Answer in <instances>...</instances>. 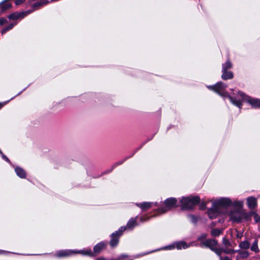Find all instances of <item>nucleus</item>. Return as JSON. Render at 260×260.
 <instances>
[{
	"mask_svg": "<svg viewBox=\"0 0 260 260\" xmlns=\"http://www.w3.org/2000/svg\"><path fill=\"white\" fill-rule=\"evenodd\" d=\"M226 87V85L221 82L216 83L213 86H209L208 87L209 89L214 91L221 96H228L230 100L231 103L239 108H241L242 102L243 101L248 102L254 107H260V100L252 99L240 91L238 92L237 96L234 97L230 96L228 93L225 91V89Z\"/></svg>",
	"mask_w": 260,
	"mask_h": 260,
	"instance_id": "1",
	"label": "nucleus"
},
{
	"mask_svg": "<svg viewBox=\"0 0 260 260\" xmlns=\"http://www.w3.org/2000/svg\"><path fill=\"white\" fill-rule=\"evenodd\" d=\"M200 198L198 196L193 197H183L180 200L183 209H191L200 202Z\"/></svg>",
	"mask_w": 260,
	"mask_h": 260,
	"instance_id": "2",
	"label": "nucleus"
},
{
	"mask_svg": "<svg viewBox=\"0 0 260 260\" xmlns=\"http://www.w3.org/2000/svg\"><path fill=\"white\" fill-rule=\"evenodd\" d=\"M230 219L234 222H240L243 219L248 220L251 217V213L244 211H235L231 213Z\"/></svg>",
	"mask_w": 260,
	"mask_h": 260,
	"instance_id": "3",
	"label": "nucleus"
},
{
	"mask_svg": "<svg viewBox=\"0 0 260 260\" xmlns=\"http://www.w3.org/2000/svg\"><path fill=\"white\" fill-rule=\"evenodd\" d=\"M177 201L175 198H168L164 202L165 207L157 209V211L159 213H166L172 208H175L177 206Z\"/></svg>",
	"mask_w": 260,
	"mask_h": 260,
	"instance_id": "4",
	"label": "nucleus"
},
{
	"mask_svg": "<svg viewBox=\"0 0 260 260\" xmlns=\"http://www.w3.org/2000/svg\"><path fill=\"white\" fill-rule=\"evenodd\" d=\"M201 245L203 246L209 247L218 256H220L222 253L223 249L216 247L217 242L215 240L209 239L204 241L201 243Z\"/></svg>",
	"mask_w": 260,
	"mask_h": 260,
	"instance_id": "5",
	"label": "nucleus"
},
{
	"mask_svg": "<svg viewBox=\"0 0 260 260\" xmlns=\"http://www.w3.org/2000/svg\"><path fill=\"white\" fill-rule=\"evenodd\" d=\"M106 245L104 243L100 242L94 247V253L92 252L90 249L81 250L79 252L84 255L93 256L94 254L99 253L103 249L106 247Z\"/></svg>",
	"mask_w": 260,
	"mask_h": 260,
	"instance_id": "6",
	"label": "nucleus"
},
{
	"mask_svg": "<svg viewBox=\"0 0 260 260\" xmlns=\"http://www.w3.org/2000/svg\"><path fill=\"white\" fill-rule=\"evenodd\" d=\"M125 230V228L121 227L118 231H116L115 233L112 234L111 240L110 244L112 247H114L117 246L119 242V238L122 234V232Z\"/></svg>",
	"mask_w": 260,
	"mask_h": 260,
	"instance_id": "7",
	"label": "nucleus"
},
{
	"mask_svg": "<svg viewBox=\"0 0 260 260\" xmlns=\"http://www.w3.org/2000/svg\"><path fill=\"white\" fill-rule=\"evenodd\" d=\"M231 203V201L229 198H221L220 199L214 201L213 204L214 207H217L220 210V208L226 207L230 206Z\"/></svg>",
	"mask_w": 260,
	"mask_h": 260,
	"instance_id": "8",
	"label": "nucleus"
},
{
	"mask_svg": "<svg viewBox=\"0 0 260 260\" xmlns=\"http://www.w3.org/2000/svg\"><path fill=\"white\" fill-rule=\"evenodd\" d=\"M31 11H28L27 12H16L10 14L8 18L12 20H17L18 19H22L26 16L27 14H29Z\"/></svg>",
	"mask_w": 260,
	"mask_h": 260,
	"instance_id": "9",
	"label": "nucleus"
},
{
	"mask_svg": "<svg viewBox=\"0 0 260 260\" xmlns=\"http://www.w3.org/2000/svg\"><path fill=\"white\" fill-rule=\"evenodd\" d=\"M80 251L75 252V251H73L72 250H60V251H58L57 252V253H56V256L59 257H66V256H68L71 255L72 253H80L79 252Z\"/></svg>",
	"mask_w": 260,
	"mask_h": 260,
	"instance_id": "10",
	"label": "nucleus"
},
{
	"mask_svg": "<svg viewBox=\"0 0 260 260\" xmlns=\"http://www.w3.org/2000/svg\"><path fill=\"white\" fill-rule=\"evenodd\" d=\"M219 212V210L217 207H214V205L213 204L212 207L208 210V214L211 219H213L218 216Z\"/></svg>",
	"mask_w": 260,
	"mask_h": 260,
	"instance_id": "11",
	"label": "nucleus"
},
{
	"mask_svg": "<svg viewBox=\"0 0 260 260\" xmlns=\"http://www.w3.org/2000/svg\"><path fill=\"white\" fill-rule=\"evenodd\" d=\"M247 205L250 209H254L257 206V201L256 198L250 197L247 199Z\"/></svg>",
	"mask_w": 260,
	"mask_h": 260,
	"instance_id": "12",
	"label": "nucleus"
},
{
	"mask_svg": "<svg viewBox=\"0 0 260 260\" xmlns=\"http://www.w3.org/2000/svg\"><path fill=\"white\" fill-rule=\"evenodd\" d=\"M153 205V203L152 202H143L136 204V205L143 211H146L147 209L150 208Z\"/></svg>",
	"mask_w": 260,
	"mask_h": 260,
	"instance_id": "13",
	"label": "nucleus"
},
{
	"mask_svg": "<svg viewBox=\"0 0 260 260\" xmlns=\"http://www.w3.org/2000/svg\"><path fill=\"white\" fill-rule=\"evenodd\" d=\"M137 225V219L136 218H132L128 221L125 226H123L126 229H132Z\"/></svg>",
	"mask_w": 260,
	"mask_h": 260,
	"instance_id": "14",
	"label": "nucleus"
},
{
	"mask_svg": "<svg viewBox=\"0 0 260 260\" xmlns=\"http://www.w3.org/2000/svg\"><path fill=\"white\" fill-rule=\"evenodd\" d=\"M176 247L178 249H185L192 245L191 243H189L188 245L185 242L181 241L177 242L175 244Z\"/></svg>",
	"mask_w": 260,
	"mask_h": 260,
	"instance_id": "15",
	"label": "nucleus"
},
{
	"mask_svg": "<svg viewBox=\"0 0 260 260\" xmlns=\"http://www.w3.org/2000/svg\"><path fill=\"white\" fill-rule=\"evenodd\" d=\"M8 0H5L0 4V8L2 12L10 9L12 5L10 3L7 2Z\"/></svg>",
	"mask_w": 260,
	"mask_h": 260,
	"instance_id": "16",
	"label": "nucleus"
},
{
	"mask_svg": "<svg viewBox=\"0 0 260 260\" xmlns=\"http://www.w3.org/2000/svg\"><path fill=\"white\" fill-rule=\"evenodd\" d=\"M222 72V74L221 75V78L223 80L231 79L234 77L233 73L231 71L228 72L226 71Z\"/></svg>",
	"mask_w": 260,
	"mask_h": 260,
	"instance_id": "17",
	"label": "nucleus"
},
{
	"mask_svg": "<svg viewBox=\"0 0 260 260\" xmlns=\"http://www.w3.org/2000/svg\"><path fill=\"white\" fill-rule=\"evenodd\" d=\"M15 172L17 175L21 178H24L26 177V173L24 170L19 167L15 168Z\"/></svg>",
	"mask_w": 260,
	"mask_h": 260,
	"instance_id": "18",
	"label": "nucleus"
},
{
	"mask_svg": "<svg viewBox=\"0 0 260 260\" xmlns=\"http://www.w3.org/2000/svg\"><path fill=\"white\" fill-rule=\"evenodd\" d=\"M239 254L237 256V259L240 260L241 258H245L249 256V253L247 251H237Z\"/></svg>",
	"mask_w": 260,
	"mask_h": 260,
	"instance_id": "19",
	"label": "nucleus"
},
{
	"mask_svg": "<svg viewBox=\"0 0 260 260\" xmlns=\"http://www.w3.org/2000/svg\"><path fill=\"white\" fill-rule=\"evenodd\" d=\"M232 68V63L229 60H227V61L222 64V72H224L228 71V70Z\"/></svg>",
	"mask_w": 260,
	"mask_h": 260,
	"instance_id": "20",
	"label": "nucleus"
},
{
	"mask_svg": "<svg viewBox=\"0 0 260 260\" xmlns=\"http://www.w3.org/2000/svg\"><path fill=\"white\" fill-rule=\"evenodd\" d=\"M239 246L242 249H246L249 248L250 246V243L247 241H244L240 243Z\"/></svg>",
	"mask_w": 260,
	"mask_h": 260,
	"instance_id": "21",
	"label": "nucleus"
},
{
	"mask_svg": "<svg viewBox=\"0 0 260 260\" xmlns=\"http://www.w3.org/2000/svg\"><path fill=\"white\" fill-rule=\"evenodd\" d=\"M251 250L257 252L259 251L258 248V245H257V240H255L253 243L252 244V246L251 247Z\"/></svg>",
	"mask_w": 260,
	"mask_h": 260,
	"instance_id": "22",
	"label": "nucleus"
},
{
	"mask_svg": "<svg viewBox=\"0 0 260 260\" xmlns=\"http://www.w3.org/2000/svg\"><path fill=\"white\" fill-rule=\"evenodd\" d=\"M221 231L219 229H214L212 230L211 234L212 236L217 237L220 235Z\"/></svg>",
	"mask_w": 260,
	"mask_h": 260,
	"instance_id": "23",
	"label": "nucleus"
},
{
	"mask_svg": "<svg viewBox=\"0 0 260 260\" xmlns=\"http://www.w3.org/2000/svg\"><path fill=\"white\" fill-rule=\"evenodd\" d=\"M16 24V23H11V24H10L9 26H8L6 28H4L2 30V31H1L2 34L3 35L5 33H6L7 31H8L9 30H11V29H12V28L14 27V26Z\"/></svg>",
	"mask_w": 260,
	"mask_h": 260,
	"instance_id": "24",
	"label": "nucleus"
},
{
	"mask_svg": "<svg viewBox=\"0 0 260 260\" xmlns=\"http://www.w3.org/2000/svg\"><path fill=\"white\" fill-rule=\"evenodd\" d=\"M42 6H43V5L41 4V3L40 1L38 2L35 3L32 6V7L33 8V10L32 11H34L35 10H37L39 8H40V7H41Z\"/></svg>",
	"mask_w": 260,
	"mask_h": 260,
	"instance_id": "25",
	"label": "nucleus"
},
{
	"mask_svg": "<svg viewBox=\"0 0 260 260\" xmlns=\"http://www.w3.org/2000/svg\"><path fill=\"white\" fill-rule=\"evenodd\" d=\"M222 243L226 247H229L231 246V243L228 239L225 238H223Z\"/></svg>",
	"mask_w": 260,
	"mask_h": 260,
	"instance_id": "26",
	"label": "nucleus"
},
{
	"mask_svg": "<svg viewBox=\"0 0 260 260\" xmlns=\"http://www.w3.org/2000/svg\"><path fill=\"white\" fill-rule=\"evenodd\" d=\"M249 213H251V216H254L256 222H260V216H258V215L254 212H250Z\"/></svg>",
	"mask_w": 260,
	"mask_h": 260,
	"instance_id": "27",
	"label": "nucleus"
},
{
	"mask_svg": "<svg viewBox=\"0 0 260 260\" xmlns=\"http://www.w3.org/2000/svg\"><path fill=\"white\" fill-rule=\"evenodd\" d=\"M222 249V248H221ZM223 250L222 251V252H224L225 253H235L236 251L235 250H230V249H224V248H222Z\"/></svg>",
	"mask_w": 260,
	"mask_h": 260,
	"instance_id": "28",
	"label": "nucleus"
},
{
	"mask_svg": "<svg viewBox=\"0 0 260 260\" xmlns=\"http://www.w3.org/2000/svg\"><path fill=\"white\" fill-rule=\"evenodd\" d=\"M7 22V20L5 18H2L0 19V25H2L3 24Z\"/></svg>",
	"mask_w": 260,
	"mask_h": 260,
	"instance_id": "29",
	"label": "nucleus"
},
{
	"mask_svg": "<svg viewBox=\"0 0 260 260\" xmlns=\"http://www.w3.org/2000/svg\"><path fill=\"white\" fill-rule=\"evenodd\" d=\"M25 1V0H16L15 2V4L16 5H19L21 4Z\"/></svg>",
	"mask_w": 260,
	"mask_h": 260,
	"instance_id": "30",
	"label": "nucleus"
},
{
	"mask_svg": "<svg viewBox=\"0 0 260 260\" xmlns=\"http://www.w3.org/2000/svg\"><path fill=\"white\" fill-rule=\"evenodd\" d=\"M40 2L41 3L43 6L47 5L49 3V1L48 0H40Z\"/></svg>",
	"mask_w": 260,
	"mask_h": 260,
	"instance_id": "31",
	"label": "nucleus"
},
{
	"mask_svg": "<svg viewBox=\"0 0 260 260\" xmlns=\"http://www.w3.org/2000/svg\"><path fill=\"white\" fill-rule=\"evenodd\" d=\"M1 154L2 155V157H3V158L4 159H5L7 162H10V160L9 159V158L6 155H4L2 152Z\"/></svg>",
	"mask_w": 260,
	"mask_h": 260,
	"instance_id": "32",
	"label": "nucleus"
},
{
	"mask_svg": "<svg viewBox=\"0 0 260 260\" xmlns=\"http://www.w3.org/2000/svg\"><path fill=\"white\" fill-rule=\"evenodd\" d=\"M219 256H220V260H232L231 258H230L229 257H227V256L222 257V256H221V255Z\"/></svg>",
	"mask_w": 260,
	"mask_h": 260,
	"instance_id": "33",
	"label": "nucleus"
},
{
	"mask_svg": "<svg viewBox=\"0 0 260 260\" xmlns=\"http://www.w3.org/2000/svg\"><path fill=\"white\" fill-rule=\"evenodd\" d=\"M242 233H239L238 232L237 234V237L238 238H241L242 237Z\"/></svg>",
	"mask_w": 260,
	"mask_h": 260,
	"instance_id": "34",
	"label": "nucleus"
},
{
	"mask_svg": "<svg viewBox=\"0 0 260 260\" xmlns=\"http://www.w3.org/2000/svg\"><path fill=\"white\" fill-rule=\"evenodd\" d=\"M175 248V246L174 245H172V246H170L168 248V249H171V248Z\"/></svg>",
	"mask_w": 260,
	"mask_h": 260,
	"instance_id": "35",
	"label": "nucleus"
},
{
	"mask_svg": "<svg viewBox=\"0 0 260 260\" xmlns=\"http://www.w3.org/2000/svg\"><path fill=\"white\" fill-rule=\"evenodd\" d=\"M96 260H106V259L103 257H100L98 258Z\"/></svg>",
	"mask_w": 260,
	"mask_h": 260,
	"instance_id": "36",
	"label": "nucleus"
},
{
	"mask_svg": "<svg viewBox=\"0 0 260 260\" xmlns=\"http://www.w3.org/2000/svg\"><path fill=\"white\" fill-rule=\"evenodd\" d=\"M202 236H203V237L204 238H205L206 237V235H203Z\"/></svg>",
	"mask_w": 260,
	"mask_h": 260,
	"instance_id": "37",
	"label": "nucleus"
},
{
	"mask_svg": "<svg viewBox=\"0 0 260 260\" xmlns=\"http://www.w3.org/2000/svg\"><path fill=\"white\" fill-rule=\"evenodd\" d=\"M141 220H142V221H144V219H143V217H141Z\"/></svg>",
	"mask_w": 260,
	"mask_h": 260,
	"instance_id": "38",
	"label": "nucleus"
}]
</instances>
